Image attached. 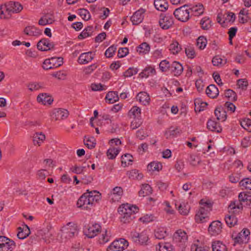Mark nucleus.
Here are the masks:
<instances>
[{
  "label": "nucleus",
  "instance_id": "1",
  "mask_svg": "<svg viewBox=\"0 0 251 251\" xmlns=\"http://www.w3.org/2000/svg\"><path fill=\"white\" fill-rule=\"evenodd\" d=\"M101 194L96 190H87L78 199L76 205L82 209H90L101 199Z\"/></svg>",
  "mask_w": 251,
  "mask_h": 251
},
{
  "label": "nucleus",
  "instance_id": "2",
  "mask_svg": "<svg viewBox=\"0 0 251 251\" xmlns=\"http://www.w3.org/2000/svg\"><path fill=\"white\" fill-rule=\"evenodd\" d=\"M251 204V192H241L238 195V200L232 201L228 207L229 213L238 215L243 210V204Z\"/></svg>",
  "mask_w": 251,
  "mask_h": 251
},
{
  "label": "nucleus",
  "instance_id": "3",
  "mask_svg": "<svg viewBox=\"0 0 251 251\" xmlns=\"http://www.w3.org/2000/svg\"><path fill=\"white\" fill-rule=\"evenodd\" d=\"M118 212L120 215V219L122 223H129L135 218L134 214L138 212V208L128 203L123 204L119 207Z\"/></svg>",
  "mask_w": 251,
  "mask_h": 251
},
{
  "label": "nucleus",
  "instance_id": "4",
  "mask_svg": "<svg viewBox=\"0 0 251 251\" xmlns=\"http://www.w3.org/2000/svg\"><path fill=\"white\" fill-rule=\"evenodd\" d=\"M200 204L201 206L195 215V221L198 223L206 222L209 220L208 214L211 210V204L207 202H203L202 200L201 201Z\"/></svg>",
  "mask_w": 251,
  "mask_h": 251
},
{
  "label": "nucleus",
  "instance_id": "5",
  "mask_svg": "<svg viewBox=\"0 0 251 251\" xmlns=\"http://www.w3.org/2000/svg\"><path fill=\"white\" fill-rule=\"evenodd\" d=\"M129 237L133 242L139 245H147L149 240L147 230H143L139 233L136 230L130 232Z\"/></svg>",
  "mask_w": 251,
  "mask_h": 251
},
{
  "label": "nucleus",
  "instance_id": "6",
  "mask_svg": "<svg viewBox=\"0 0 251 251\" xmlns=\"http://www.w3.org/2000/svg\"><path fill=\"white\" fill-rule=\"evenodd\" d=\"M61 237L63 239H69L78 233L76 226L72 223H69L67 225L63 227L62 230Z\"/></svg>",
  "mask_w": 251,
  "mask_h": 251
},
{
  "label": "nucleus",
  "instance_id": "7",
  "mask_svg": "<svg viewBox=\"0 0 251 251\" xmlns=\"http://www.w3.org/2000/svg\"><path fill=\"white\" fill-rule=\"evenodd\" d=\"M190 13L189 8L188 9L184 5L176 9L174 12V15L179 21L185 22L189 19Z\"/></svg>",
  "mask_w": 251,
  "mask_h": 251
},
{
  "label": "nucleus",
  "instance_id": "8",
  "mask_svg": "<svg viewBox=\"0 0 251 251\" xmlns=\"http://www.w3.org/2000/svg\"><path fill=\"white\" fill-rule=\"evenodd\" d=\"M128 246V242L124 238L114 241L107 248V251H123Z\"/></svg>",
  "mask_w": 251,
  "mask_h": 251
},
{
  "label": "nucleus",
  "instance_id": "9",
  "mask_svg": "<svg viewBox=\"0 0 251 251\" xmlns=\"http://www.w3.org/2000/svg\"><path fill=\"white\" fill-rule=\"evenodd\" d=\"M63 58L61 57L47 59L44 61L42 67L44 70L57 68L63 64Z\"/></svg>",
  "mask_w": 251,
  "mask_h": 251
},
{
  "label": "nucleus",
  "instance_id": "10",
  "mask_svg": "<svg viewBox=\"0 0 251 251\" xmlns=\"http://www.w3.org/2000/svg\"><path fill=\"white\" fill-rule=\"evenodd\" d=\"M50 116L51 119L55 121L62 120L68 117L69 112L65 109L55 108L51 111Z\"/></svg>",
  "mask_w": 251,
  "mask_h": 251
},
{
  "label": "nucleus",
  "instance_id": "11",
  "mask_svg": "<svg viewBox=\"0 0 251 251\" xmlns=\"http://www.w3.org/2000/svg\"><path fill=\"white\" fill-rule=\"evenodd\" d=\"M160 27L163 29H168L170 28L174 24V19L172 16L166 14L160 15L159 21Z\"/></svg>",
  "mask_w": 251,
  "mask_h": 251
},
{
  "label": "nucleus",
  "instance_id": "12",
  "mask_svg": "<svg viewBox=\"0 0 251 251\" xmlns=\"http://www.w3.org/2000/svg\"><path fill=\"white\" fill-rule=\"evenodd\" d=\"M250 231L247 228H243L235 237L234 242L238 244L247 243L250 240Z\"/></svg>",
  "mask_w": 251,
  "mask_h": 251
},
{
  "label": "nucleus",
  "instance_id": "13",
  "mask_svg": "<svg viewBox=\"0 0 251 251\" xmlns=\"http://www.w3.org/2000/svg\"><path fill=\"white\" fill-rule=\"evenodd\" d=\"M123 195V190L121 187H114L108 194L109 200L112 202H118Z\"/></svg>",
  "mask_w": 251,
  "mask_h": 251
},
{
  "label": "nucleus",
  "instance_id": "14",
  "mask_svg": "<svg viewBox=\"0 0 251 251\" xmlns=\"http://www.w3.org/2000/svg\"><path fill=\"white\" fill-rule=\"evenodd\" d=\"M14 245L13 241L4 236H0V251H12Z\"/></svg>",
  "mask_w": 251,
  "mask_h": 251
},
{
  "label": "nucleus",
  "instance_id": "15",
  "mask_svg": "<svg viewBox=\"0 0 251 251\" xmlns=\"http://www.w3.org/2000/svg\"><path fill=\"white\" fill-rule=\"evenodd\" d=\"M222 224L219 221L212 222L208 227V232L212 236H216L220 234L222 231Z\"/></svg>",
  "mask_w": 251,
  "mask_h": 251
},
{
  "label": "nucleus",
  "instance_id": "16",
  "mask_svg": "<svg viewBox=\"0 0 251 251\" xmlns=\"http://www.w3.org/2000/svg\"><path fill=\"white\" fill-rule=\"evenodd\" d=\"M174 240L179 244V246L185 245L187 242L188 236L186 233L181 229L177 230L174 234Z\"/></svg>",
  "mask_w": 251,
  "mask_h": 251
},
{
  "label": "nucleus",
  "instance_id": "17",
  "mask_svg": "<svg viewBox=\"0 0 251 251\" xmlns=\"http://www.w3.org/2000/svg\"><path fill=\"white\" fill-rule=\"evenodd\" d=\"M101 226L98 224L90 225L88 228L85 231V234L89 238H92L98 235L100 231Z\"/></svg>",
  "mask_w": 251,
  "mask_h": 251
},
{
  "label": "nucleus",
  "instance_id": "18",
  "mask_svg": "<svg viewBox=\"0 0 251 251\" xmlns=\"http://www.w3.org/2000/svg\"><path fill=\"white\" fill-rule=\"evenodd\" d=\"M54 44L46 38L40 40L37 44V49L41 51H48L53 49Z\"/></svg>",
  "mask_w": 251,
  "mask_h": 251
},
{
  "label": "nucleus",
  "instance_id": "19",
  "mask_svg": "<svg viewBox=\"0 0 251 251\" xmlns=\"http://www.w3.org/2000/svg\"><path fill=\"white\" fill-rule=\"evenodd\" d=\"M145 11V9L141 8L134 13L130 18L133 25H137L143 21Z\"/></svg>",
  "mask_w": 251,
  "mask_h": 251
},
{
  "label": "nucleus",
  "instance_id": "20",
  "mask_svg": "<svg viewBox=\"0 0 251 251\" xmlns=\"http://www.w3.org/2000/svg\"><path fill=\"white\" fill-rule=\"evenodd\" d=\"M94 59V53L92 51L82 53L77 59L78 63L80 65L87 64Z\"/></svg>",
  "mask_w": 251,
  "mask_h": 251
},
{
  "label": "nucleus",
  "instance_id": "21",
  "mask_svg": "<svg viewBox=\"0 0 251 251\" xmlns=\"http://www.w3.org/2000/svg\"><path fill=\"white\" fill-rule=\"evenodd\" d=\"M170 71L176 76H179L183 71L182 65L177 61H174L171 64Z\"/></svg>",
  "mask_w": 251,
  "mask_h": 251
},
{
  "label": "nucleus",
  "instance_id": "22",
  "mask_svg": "<svg viewBox=\"0 0 251 251\" xmlns=\"http://www.w3.org/2000/svg\"><path fill=\"white\" fill-rule=\"evenodd\" d=\"M136 99L141 104L145 106L149 105L150 103V97L144 91L139 92L136 96Z\"/></svg>",
  "mask_w": 251,
  "mask_h": 251
},
{
  "label": "nucleus",
  "instance_id": "23",
  "mask_svg": "<svg viewBox=\"0 0 251 251\" xmlns=\"http://www.w3.org/2000/svg\"><path fill=\"white\" fill-rule=\"evenodd\" d=\"M37 101L43 105H50L52 103L53 99L47 93H41L37 96Z\"/></svg>",
  "mask_w": 251,
  "mask_h": 251
},
{
  "label": "nucleus",
  "instance_id": "24",
  "mask_svg": "<svg viewBox=\"0 0 251 251\" xmlns=\"http://www.w3.org/2000/svg\"><path fill=\"white\" fill-rule=\"evenodd\" d=\"M181 133V130L178 127L171 126L168 128L165 132V136L167 139H171L177 137Z\"/></svg>",
  "mask_w": 251,
  "mask_h": 251
},
{
  "label": "nucleus",
  "instance_id": "25",
  "mask_svg": "<svg viewBox=\"0 0 251 251\" xmlns=\"http://www.w3.org/2000/svg\"><path fill=\"white\" fill-rule=\"evenodd\" d=\"M156 75V71L154 66L148 65L139 74V76L141 78H147L150 75Z\"/></svg>",
  "mask_w": 251,
  "mask_h": 251
},
{
  "label": "nucleus",
  "instance_id": "26",
  "mask_svg": "<svg viewBox=\"0 0 251 251\" xmlns=\"http://www.w3.org/2000/svg\"><path fill=\"white\" fill-rule=\"evenodd\" d=\"M24 32L27 35L35 37H38L42 34V30L34 26L25 27Z\"/></svg>",
  "mask_w": 251,
  "mask_h": 251
},
{
  "label": "nucleus",
  "instance_id": "27",
  "mask_svg": "<svg viewBox=\"0 0 251 251\" xmlns=\"http://www.w3.org/2000/svg\"><path fill=\"white\" fill-rule=\"evenodd\" d=\"M17 236L20 239H24L26 238L30 233L29 227L27 225H24L23 227L18 228Z\"/></svg>",
  "mask_w": 251,
  "mask_h": 251
},
{
  "label": "nucleus",
  "instance_id": "28",
  "mask_svg": "<svg viewBox=\"0 0 251 251\" xmlns=\"http://www.w3.org/2000/svg\"><path fill=\"white\" fill-rule=\"evenodd\" d=\"M46 139L45 135L42 132H36L33 136V143L35 146H40Z\"/></svg>",
  "mask_w": 251,
  "mask_h": 251
},
{
  "label": "nucleus",
  "instance_id": "29",
  "mask_svg": "<svg viewBox=\"0 0 251 251\" xmlns=\"http://www.w3.org/2000/svg\"><path fill=\"white\" fill-rule=\"evenodd\" d=\"M206 94L209 98L214 99L218 96L219 90L215 85L211 84L206 88Z\"/></svg>",
  "mask_w": 251,
  "mask_h": 251
},
{
  "label": "nucleus",
  "instance_id": "30",
  "mask_svg": "<svg viewBox=\"0 0 251 251\" xmlns=\"http://www.w3.org/2000/svg\"><path fill=\"white\" fill-rule=\"evenodd\" d=\"M111 234L110 230L105 229L101 232L99 237V242L100 244H104L110 241Z\"/></svg>",
  "mask_w": 251,
  "mask_h": 251
},
{
  "label": "nucleus",
  "instance_id": "31",
  "mask_svg": "<svg viewBox=\"0 0 251 251\" xmlns=\"http://www.w3.org/2000/svg\"><path fill=\"white\" fill-rule=\"evenodd\" d=\"M128 116L130 119L132 118H141V108L137 106H133L128 111Z\"/></svg>",
  "mask_w": 251,
  "mask_h": 251
},
{
  "label": "nucleus",
  "instance_id": "32",
  "mask_svg": "<svg viewBox=\"0 0 251 251\" xmlns=\"http://www.w3.org/2000/svg\"><path fill=\"white\" fill-rule=\"evenodd\" d=\"M190 12L195 16H199L203 14L204 7L202 4H198L189 8Z\"/></svg>",
  "mask_w": 251,
  "mask_h": 251
},
{
  "label": "nucleus",
  "instance_id": "33",
  "mask_svg": "<svg viewBox=\"0 0 251 251\" xmlns=\"http://www.w3.org/2000/svg\"><path fill=\"white\" fill-rule=\"evenodd\" d=\"M154 5L157 10L161 11H166L168 7L166 0H154Z\"/></svg>",
  "mask_w": 251,
  "mask_h": 251
},
{
  "label": "nucleus",
  "instance_id": "34",
  "mask_svg": "<svg viewBox=\"0 0 251 251\" xmlns=\"http://www.w3.org/2000/svg\"><path fill=\"white\" fill-rule=\"evenodd\" d=\"M207 127L208 129L212 131H215L218 133L221 132L222 128L219 124L212 120H208L207 123Z\"/></svg>",
  "mask_w": 251,
  "mask_h": 251
},
{
  "label": "nucleus",
  "instance_id": "35",
  "mask_svg": "<svg viewBox=\"0 0 251 251\" xmlns=\"http://www.w3.org/2000/svg\"><path fill=\"white\" fill-rule=\"evenodd\" d=\"M215 115L217 119L220 121L224 122L226 119V112L222 107H219L215 110Z\"/></svg>",
  "mask_w": 251,
  "mask_h": 251
},
{
  "label": "nucleus",
  "instance_id": "36",
  "mask_svg": "<svg viewBox=\"0 0 251 251\" xmlns=\"http://www.w3.org/2000/svg\"><path fill=\"white\" fill-rule=\"evenodd\" d=\"M23 7L19 2L10 1L8 9L13 13H18L22 11Z\"/></svg>",
  "mask_w": 251,
  "mask_h": 251
},
{
  "label": "nucleus",
  "instance_id": "37",
  "mask_svg": "<svg viewBox=\"0 0 251 251\" xmlns=\"http://www.w3.org/2000/svg\"><path fill=\"white\" fill-rule=\"evenodd\" d=\"M156 251H174L172 245L169 243H159L156 246Z\"/></svg>",
  "mask_w": 251,
  "mask_h": 251
},
{
  "label": "nucleus",
  "instance_id": "38",
  "mask_svg": "<svg viewBox=\"0 0 251 251\" xmlns=\"http://www.w3.org/2000/svg\"><path fill=\"white\" fill-rule=\"evenodd\" d=\"M105 99L108 103H113L119 100V97L117 92L111 91L106 94Z\"/></svg>",
  "mask_w": 251,
  "mask_h": 251
},
{
  "label": "nucleus",
  "instance_id": "39",
  "mask_svg": "<svg viewBox=\"0 0 251 251\" xmlns=\"http://www.w3.org/2000/svg\"><path fill=\"white\" fill-rule=\"evenodd\" d=\"M154 236L156 239H163L167 236L166 229L164 227H157L154 232Z\"/></svg>",
  "mask_w": 251,
  "mask_h": 251
},
{
  "label": "nucleus",
  "instance_id": "40",
  "mask_svg": "<svg viewBox=\"0 0 251 251\" xmlns=\"http://www.w3.org/2000/svg\"><path fill=\"white\" fill-rule=\"evenodd\" d=\"M133 162V156L129 153H126L121 157L122 166L126 167L129 165L131 164Z\"/></svg>",
  "mask_w": 251,
  "mask_h": 251
},
{
  "label": "nucleus",
  "instance_id": "41",
  "mask_svg": "<svg viewBox=\"0 0 251 251\" xmlns=\"http://www.w3.org/2000/svg\"><path fill=\"white\" fill-rule=\"evenodd\" d=\"M150 49L151 47L150 45L146 42H144L137 47V51L140 54H145L150 52Z\"/></svg>",
  "mask_w": 251,
  "mask_h": 251
},
{
  "label": "nucleus",
  "instance_id": "42",
  "mask_svg": "<svg viewBox=\"0 0 251 251\" xmlns=\"http://www.w3.org/2000/svg\"><path fill=\"white\" fill-rule=\"evenodd\" d=\"M152 191V188L150 185L144 184L142 185L141 189L139 192V195L140 197H145L151 194Z\"/></svg>",
  "mask_w": 251,
  "mask_h": 251
},
{
  "label": "nucleus",
  "instance_id": "43",
  "mask_svg": "<svg viewBox=\"0 0 251 251\" xmlns=\"http://www.w3.org/2000/svg\"><path fill=\"white\" fill-rule=\"evenodd\" d=\"M212 248L213 251H227L226 245L219 241L212 243Z\"/></svg>",
  "mask_w": 251,
  "mask_h": 251
},
{
  "label": "nucleus",
  "instance_id": "44",
  "mask_svg": "<svg viewBox=\"0 0 251 251\" xmlns=\"http://www.w3.org/2000/svg\"><path fill=\"white\" fill-rule=\"evenodd\" d=\"M162 168V164L159 162L153 161L148 164L147 170L150 172L159 171Z\"/></svg>",
  "mask_w": 251,
  "mask_h": 251
},
{
  "label": "nucleus",
  "instance_id": "45",
  "mask_svg": "<svg viewBox=\"0 0 251 251\" xmlns=\"http://www.w3.org/2000/svg\"><path fill=\"white\" fill-rule=\"evenodd\" d=\"M93 27L92 26H88L86 27L78 36V39H83L92 35Z\"/></svg>",
  "mask_w": 251,
  "mask_h": 251
},
{
  "label": "nucleus",
  "instance_id": "46",
  "mask_svg": "<svg viewBox=\"0 0 251 251\" xmlns=\"http://www.w3.org/2000/svg\"><path fill=\"white\" fill-rule=\"evenodd\" d=\"M120 151L119 147L115 148L114 147L110 148L107 151L106 154L109 159H114L118 154Z\"/></svg>",
  "mask_w": 251,
  "mask_h": 251
},
{
  "label": "nucleus",
  "instance_id": "47",
  "mask_svg": "<svg viewBox=\"0 0 251 251\" xmlns=\"http://www.w3.org/2000/svg\"><path fill=\"white\" fill-rule=\"evenodd\" d=\"M190 209V207L187 203H181L178 207L179 213L183 215H188L189 213Z\"/></svg>",
  "mask_w": 251,
  "mask_h": 251
},
{
  "label": "nucleus",
  "instance_id": "48",
  "mask_svg": "<svg viewBox=\"0 0 251 251\" xmlns=\"http://www.w3.org/2000/svg\"><path fill=\"white\" fill-rule=\"evenodd\" d=\"M84 143L88 149H92L96 146V141L93 137H85Z\"/></svg>",
  "mask_w": 251,
  "mask_h": 251
},
{
  "label": "nucleus",
  "instance_id": "49",
  "mask_svg": "<svg viewBox=\"0 0 251 251\" xmlns=\"http://www.w3.org/2000/svg\"><path fill=\"white\" fill-rule=\"evenodd\" d=\"M226 225L229 227L234 226L237 223V219L233 215H226L225 217Z\"/></svg>",
  "mask_w": 251,
  "mask_h": 251
},
{
  "label": "nucleus",
  "instance_id": "50",
  "mask_svg": "<svg viewBox=\"0 0 251 251\" xmlns=\"http://www.w3.org/2000/svg\"><path fill=\"white\" fill-rule=\"evenodd\" d=\"M155 219V216L151 214H147L141 217L139 221L143 224H147L149 223L153 222Z\"/></svg>",
  "mask_w": 251,
  "mask_h": 251
},
{
  "label": "nucleus",
  "instance_id": "51",
  "mask_svg": "<svg viewBox=\"0 0 251 251\" xmlns=\"http://www.w3.org/2000/svg\"><path fill=\"white\" fill-rule=\"evenodd\" d=\"M214 66H222L226 64V59H222L219 55L214 56L212 60Z\"/></svg>",
  "mask_w": 251,
  "mask_h": 251
},
{
  "label": "nucleus",
  "instance_id": "52",
  "mask_svg": "<svg viewBox=\"0 0 251 251\" xmlns=\"http://www.w3.org/2000/svg\"><path fill=\"white\" fill-rule=\"evenodd\" d=\"M207 43V39L203 36H200L197 40V46L201 50H203L206 47Z\"/></svg>",
  "mask_w": 251,
  "mask_h": 251
},
{
  "label": "nucleus",
  "instance_id": "53",
  "mask_svg": "<svg viewBox=\"0 0 251 251\" xmlns=\"http://www.w3.org/2000/svg\"><path fill=\"white\" fill-rule=\"evenodd\" d=\"M170 67L171 64L166 59L162 60L159 64V69L163 73L167 72L169 71Z\"/></svg>",
  "mask_w": 251,
  "mask_h": 251
},
{
  "label": "nucleus",
  "instance_id": "54",
  "mask_svg": "<svg viewBox=\"0 0 251 251\" xmlns=\"http://www.w3.org/2000/svg\"><path fill=\"white\" fill-rule=\"evenodd\" d=\"M169 50L171 53L176 54L180 51L181 47L177 42H174L170 45Z\"/></svg>",
  "mask_w": 251,
  "mask_h": 251
},
{
  "label": "nucleus",
  "instance_id": "55",
  "mask_svg": "<svg viewBox=\"0 0 251 251\" xmlns=\"http://www.w3.org/2000/svg\"><path fill=\"white\" fill-rule=\"evenodd\" d=\"M241 126L248 131L251 132V120L250 119H245L240 122Z\"/></svg>",
  "mask_w": 251,
  "mask_h": 251
},
{
  "label": "nucleus",
  "instance_id": "56",
  "mask_svg": "<svg viewBox=\"0 0 251 251\" xmlns=\"http://www.w3.org/2000/svg\"><path fill=\"white\" fill-rule=\"evenodd\" d=\"M49 175V172L45 169L40 170L37 172V178L41 181L45 180L46 176Z\"/></svg>",
  "mask_w": 251,
  "mask_h": 251
},
{
  "label": "nucleus",
  "instance_id": "57",
  "mask_svg": "<svg viewBox=\"0 0 251 251\" xmlns=\"http://www.w3.org/2000/svg\"><path fill=\"white\" fill-rule=\"evenodd\" d=\"M133 120L131 121L130 123V127L132 129H135L138 128L142 124V118H132Z\"/></svg>",
  "mask_w": 251,
  "mask_h": 251
},
{
  "label": "nucleus",
  "instance_id": "58",
  "mask_svg": "<svg viewBox=\"0 0 251 251\" xmlns=\"http://www.w3.org/2000/svg\"><path fill=\"white\" fill-rule=\"evenodd\" d=\"M241 186L245 189L251 190V179L250 178H245L242 179L239 182Z\"/></svg>",
  "mask_w": 251,
  "mask_h": 251
},
{
  "label": "nucleus",
  "instance_id": "59",
  "mask_svg": "<svg viewBox=\"0 0 251 251\" xmlns=\"http://www.w3.org/2000/svg\"><path fill=\"white\" fill-rule=\"evenodd\" d=\"M210 22L211 21L208 18H203L200 22L202 28L204 30L209 29L211 26Z\"/></svg>",
  "mask_w": 251,
  "mask_h": 251
},
{
  "label": "nucleus",
  "instance_id": "60",
  "mask_svg": "<svg viewBox=\"0 0 251 251\" xmlns=\"http://www.w3.org/2000/svg\"><path fill=\"white\" fill-rule=\"evenodd\" d=\"M85 169V167L84 166H78L77 165H75L72 166L70 170L73 173L76 174H81L83 173L84 170Z\"/></svg>",
  "mask_w": 251,
  "mask_h": 251
},
{
  "label": "nucleus",
  "instance_id": "61",
  "mask_svg": "<svg viewBox=\"0 0 251 251\" xmlns=\"http://www.w3.org/2000/svg\"><path fill=\"white\" fill-rule=\"evenodd\" d=\"M116 50V46L114 45L111 46L106 50L105 52V55L107 58L112 57L113 55L115 54Z\"/></svg>",
  "mask_w": 251,
  "mask_h": 251
},
{
  "label": "nucleus",
  "instance_id": "62",
  "mask_svg": "<svg viewBox=\"0 0 251 251\" xmlns=\"http://www.w3.org/2000/svg\"><path fill=\"white\" fill-rule=\"evenodd\" d=\"M79 14L82 18L85 20H88L90 19L91 16L89 12L85 9H80Z\"/></svg>",
  "mask_w": 251,
  "mask_h": 251
},
{
  "label": "nucleus",
  "instance_id": "63",
  "mask_svg": "<svg viewBox=\"0 0 251 251\" xmlns=\"http://www.w3.org/2000/svg\"><path fill=\"white\" fill-rule=\"evenodd\" d=\"M28 89L30 91H37L42 87L41 84L38 82H31L28 84Z\"/></svg>",
  "mask_w": 251,
  "mask_h": 251
},
{
  "label": "nucleus",
  "instance_id": "64",
  "mask_svg": "<svg viewBox=\"0 0 251 251\" xmlns=\"http://www.w3.org/2000/svg\"><path fill=\"white\" fill-rule=\"evenodd\" d=\"M129 177L131 179H140L143 177V175L139 174L138 170H133L130 172Z\"/></svg>",
  "mask_w": 251,
  "mask_h": 251
}]
</instances>
